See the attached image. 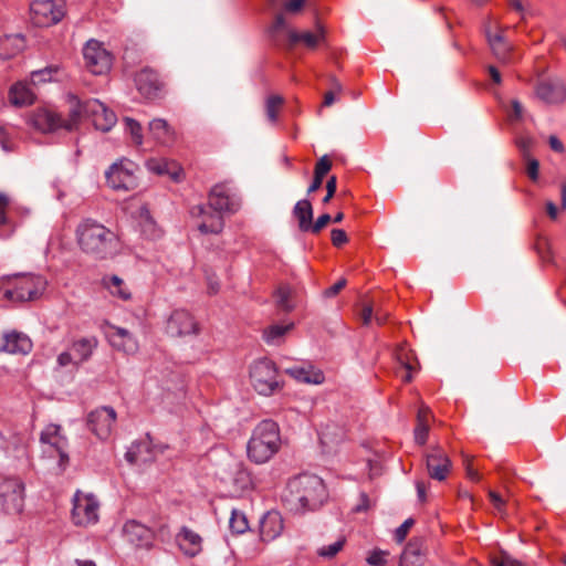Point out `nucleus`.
Instances as JSON below:
<instances>
[{"label": "nucleus", "mask_w": 566, "mask_h": 566, "mask_svg": "<svg viewBox=\"0 0 566 566\" xmlns=\"http://www.w3.org/2000/svg\"><path fill=\"white\" fill-rule=\"evenodd\" d=\"M75 239L82 253L93 260H108L120 250L118 235L92 218L83 219L75 229Z\"/></svg>", "instance_id": "obj_1"}, {"label": "nucleus", "mask_w": 566, "mask_h": 566, "mask_svg": "<svg viewBox=\"0 0 566 566\" xmlns=\"http://www.w3.org/2000/svg\"><path fill=\"white\" fill-rule=\"evenodd\" d=\"M327 497L323 480L315 474H300L287 482L283 501L291 511L304 513L321 507Z\"/></svg>", "instance_id": "obj_2"}, {"label": "nucleus", "mask_w": 566, "mask_h": 566, "mask_svg": "<svg viewBox=\"0 0 566 566\" xmlns=\"http://www.w3.org/2000/svg\"><path fill=\"white\" fill-rule=\"evenodd\" d=\"M280 429L273 420L261 421L253 430L248 442V457L251 461L262 464L268 462L280 449Z\"/></svg>", "instance_id": "obj_3"}, {"label": "nucleus", "mask_w": 566, "mask_h": 566, "mask_svg": "<svg viewBox=\"0 0 566 566\" xmlns=\"http://www.w3.org/2000/svg\"><path fill=\"white\" fill-rule=\"evenodd\" d=\"M46 285L48 281L41 275L15 274L8 280L0 293L3 300L12 303L31 302L43 295Z\"/></svg>", "instance_id": "obj_4"}, {"label": "nucleus", "mask_w": 566, "mask_h": 566, "mask_svg": "<svg viewBox=\"0 0 566 566\" xmlns=\"http://www.w3.org/2000/svg\"><path fill=\"white\" fill-rule=\"evenodd\" d=\"M250 380L254 390L263 396L273 395L280 388L276 367L268 358L256 360L251 366Z\"/></svg>", "instance_id": "obj_5"}, {"label": "nucleus", "mask_w": 566, "mask_h": 566, "mask_svg": "<svg viewBox=\"0 0 566 566\" xmlns=\"http://www.w3.org/2000/svg\"><path fill=\"white\" fill-rule=\"evenodd\" d=\"M210 208L224 214H233L241 208V198L229 182L214 185L208 195Z\"/></svg>", "instance_id": "obj_6"}, {"label": "nucleus", "mask_w": 566, "mask_h": 566, "mask_svg": "<svg viewBox=\"0 0 566 566\" xmlns=\"http://www.w3.org/2000/svg\"><path fill=\"white\" fill-rule=\"evenodd\" d=\"M32 22L38 27H50L65 15L64 0H34L30 6Z\"/></svg>", "instance_id": "obj_7"}, {"label": "nucleus", "mask_w": 566, "mask_h": 566, "mask_svg": "<svg viewBox=\"0 0 566 566\" xmlns=\"http://www.w3.org/2000/svg\"><path fill=\"white\" fill-rule=\"evenodd\" d=\"M107 184L115 190H132L137 186L135 176V164L127 159H122L113 164L105 172Z\"/></svg>", "instance_id": "obj_8"}, {"label": "nucleus", "mask_w": 566, "mask_h": 566, "mask_svg": "<svg viewBox=\"0 0 566 566\" xmlns=\"http://www.w3.org/2000/svg\"><path fill=\"white\" fill-rule=\"evenodd\" d=\"M534 95L545 105H562L566 102V84L559 77L539 80L534 86Z\"/></svg>", "instance_id": "obj_9"}, {"label": "nucleus", "mask_w": 566, "mask_h": 566, "mask_svg": "<svg viewBox=\"0 0 566 566\" xmlns=\"http://www.w3.org/2000/svg\"><path fill=\"white\" fill-rule=\"evenodd\" d=\"M99 504L91 494L77 491L73 500L72 518L76 525L87 526L98 520Z\"/></svg>", "instance_id": "obj_10"}, {"label": "nucleus", "mask_w": 566, "mask_h": 566, "mask_svg": "<svg viewBox=\"0 0 566 566\" xmlns=\"http://www.w3.org/2000/svg\"><path fill=\"white\" fill-rule=\"evenodd\" d=\"M190 214L198 220L197 228L203 234H219L224 228V213L213 210L209 203L193 206Z\"/></svg>", "instance_id": "obj_11"}, {"label": "nucleus", "mask_w": 566, "mask_h": 566, "mask_svg": "<svg viewBox=\"0 0 566 566\" xmlns=\"http://www.w3.org/2000/svg\"><path fill=\"white\" fill-rule=\"evenodd\" d=\"M85 65L95 75L106 73L112 66L111 53L96 40L86 42L83 49Z\"/></svg>", "instance_id": "obj_12"}, {"label": "nucleus", "mask_w": 566, "mask_h": 566, "mask_svg": "<svg viewBox=\"0 0 566 566\" xmlns=\"http://www.w3.org/2000/svg\"><path fill=\"white\" fill-rule=\"evenodd\" d=\"M0 501L7 513L21 512L24 503V485L17 478L4 479L0 483Z\"/></svg>", "instance_id": "obj_13"}, {"label": "nucleus", "mask_w": 566, "mask_h": 566, "mask_svg": "<svg viewBox=\"0 0 566 566\" xmlns=\"http://www.w3.org/2000/svg\"><path fill=\"white\" fill-rule=\"evenodd\" d=\"M196 318L186 310H175L167 319L166 332L171 337H186L199 334Z\"/></svg>", "instance_id": "obj_14"}, {"label": "nucleus", "mask_w": 566, "mask_h": 566, "mask_svg": "<svg viewBox=\"0 0 566 566\" xmlns=\"http://www.w3.org/2000/svg\"><path fill=\"white\" fill-rule=\"evenodd\" d=\"M116 420V411L112 407H101L87 416L90 430L101 440L111 437Z\"/></svg>", "instance_id": "obj_15"}, {"label": "nucleus", "mask_w": 566, "mask_h": 566, "mask_svg": "<svg viewBox=\"0 0 566 566\" xmlns=\"http://www.w3.org/2000/svg\"><path fill=\"white\" fill-rule=\"evenodd\" d=\"M138 92L147 99H157L164 95L165 83L150 67L142 69L135 76Z\"/></svg>", "instance_id": "obj_16"}, {"label": "nucleus", "mask_w": 566, "mask_h": 566, "mask_svg": "<svg viewBox=\"0 0 566 566\" xmlns=\"http://www.w3.org/2000/svg\"><path fill=\"white\" fill-rule=\"evenodd\" d=\"M123 536L125 541L135 548L149 549L155 541V533L146 525L130 520L123 526Z\"/></svg>", "instance_id": "obj_17"}, {"label": "nucleus", "mask_w": 566, "mask_h": 566, "mask_svg": "<svg viewBox=\"0 0 566 566\" xmlns=\"http://www.w3.org/2000/svg\"><path fill=\"white\" fill-rule=\"evenodd\" d=\"M452 463L449 455L439 447L426 454V468L431 479L444 481L450 473Z\"/></svg>", "instance_id": "obj_18"}, {"label": "nucleus", "mask_w": 566, "mask_h": 566, "mask_svg": "<svg viewBox=\"0 0 566 566\" xmlns=\"http://www.w3.org/2000/svg\"><path fill=\"white\" fill-rule=\"evenodd\" d=\"M86 113L94 127L102 132H108L117 120L115 113L98 99L86 101Z\"/></svg>", "instance_id": "obj_19"}, {"label": "nucleus", "mask_w": 566, "mask_h": 566, "mask_svg": "<svg viewBox=\"0 0 566 566\" xmlns=\"http://www.w3.org/2000/svg\"><path fill=\"white\" fill-rule=\"evenodd\" d=\"M28 123L41 133L63 129L61 115L50 108H36L30 114Z\"/></svg>", "instance_id": "obj_20"}, {"label": "nucleus", "mask_w": 566, "mask_h": 566, "mask_svg": "<svg viewBox=\"0 0 566 566\" xmlns=\"http://www.w3.org/2000/svg\"><path fill=\"white\" fill-rule=\"evenodd\" d=\"M176 543L179 549L187 557H196L203 549V538L188 526L180 527L176 535Z\"/></svg>", "instance_id": "obj_21"}, {"label": "nucleus", "mask_w": 566, "mask_h": 566, "mask_svg": "<svg viewBox=\"0 0 566 566\" xmlns=\"http://www.w3.org/2000/svg\"><path fill=\"white\" fill-rule=\"evenodd\" d=\"M427 556V546L423 537H413L406 545L400 555V566H423Z\"/></svg>", "instance_id": "obj_22"}, {"label": "nucleus", "mask_w": 566, "mask_h": 566, "mask_svg": "<svg viewBox=\"0 0 566 566\" xmlns=\"http://www.w3.org/2000/svg\"><path fill=\"white\" fill-rule=\"evenodd\" d=\"M148 132L151 138L159 145L169 147L175 144L177 134L164 118H154L148 124Z\"/></svg>", "instance_id": "obj_23"}, {"label": "nucleus", "mask_w": 566, "mask_h": 566, "mask_svg": "<svg viewBox=\"0 0 566 566\" xmlns=\"http://www.w3.org/2000/svg\"><path fill=\"white\" fill-rule=\"evenodd\" d=\"M69 103V117L62 118L63 129L72 132L77 128L80 122L87 117L86 101L82 102L76 95L69 93L66 95Z\"/></svg>", "instance_id": "obj_24"}, {"label": "nucleus", "mask_w": 566, "mask_h": 566, "mask_svg": "<svg viewBox=\"0 0 566 566\" xmlns=\"http://www.w3.org/2000/svg\"><path fill=\"white\" fill-rule=\"evenodd\" d=\"M284 524L282 515L276 511H269L260 522V535L262 541L275 539L283 532Z\"/></svg>", "instance_id": "obj_25"}, {"label": "nucleus", "mask_w": 566, "mask_h": 566, "mask_svg": "<svg viewBox=\"0 0 566 566\" xmlns=\"http://www.w3.org/2000/svg\"><path fill=\"white\" fill-rule=\"evenodd\" d=\"M32 349L31 339L23 333L12 331L3 335L1 352L9 354H28Z\"/></svg>", "instance_id": "obj_26"}, {"label": "nucleus", "mask_w": 566, "mask_h": 566, "mask_svg": "<svg viewBox=\"0 0 566 566\" xmlns=\"http://www.w3.org/2000/svg\"><path fill=\"white\" fill-rule=\"evenodd\" d=\"M325 39L324 29L318 25L316 32H297L294 29L287 30L289 46H294L297 43H303L308 49H315Z\"/></svg>", "instance_id": "obj_27"}, {"label": "nucleus", "mask_w": 566, "mask_h": 566, "mask_svg": "<svg viewBox=\"0 0 566 566\" xmlns=\"http://www.w3.org/2000/svg\"><path fill=\"white\" fill-rule=\"evenodd\" d=\"M146 167L149 171L159 176H168L175 181L179 180L181 174L180 166L166 158H150L146 161Z\"/></svg>", "instance_id": "obj_28"}, {"label": "nucleus", "mask_w": 566, "mask_h": 566, "mask_svg": "<svg viewBox=\"0 0 566 566\" xmlns=\"http://www.w3.org/2000/svg\"><path fill=\"white\" fill-rule=\"evenodd\" d=\"M112 329L113 332L109 334V342L113 347L127 354L137 352L138 343L127 329L123 327H112Z\"/></svg>", "instance_id": "obj_29"}, {"label": "nucleus", "mask_w": 566, "mask_h": 566, "mask_svg": "<svg viewBox=\"0 0 566 566\" xmlns=\"http://www.w3.org/2000/svg\"><path fill=\"white\" fill-rule=\"evenodd\" d=\"M286 374L293 377L295 380L304 384L318 385L324 381V374L314 368L312 365L306 366H293L286 369Z\"/></svg>", "instance_id": "obj_30"}, {"label": "nucleus", "mask_w": 566, "mask_h": 566, "mask_svg": "<svg viewBox=\"0 0 566 566\" xmlns=\"http://www.w3.org/2000/svg\"><path fill=\"white\" fill-rule=\"evenodd\" d=\"M10 102L19 107L29 106L34 103L35 94L29 87L27 82L13 84L9 91Z\"/></svg>", "instance_id": "obj_31"}, {"label": "nucleus", "mask_w": 566, "mask_h": 566, "mask_svg": "<svg viewBox=\"0 0 566 566\" xmlns=\"http://www.w3.org/2000/svg\"><path fill=\"white\" fill-rule=\"evenodd\" d=\"M488 42L494 56L502 63L511 61L512 46L504 40L502 34H491L486 31Z\"/></svg>", "instance_id": "obj_32"}, {"label": "nucleus", "mask_w": 566, "mask_h": 566, "mask_svg": "<svg viewBox=\"0 0 566 566\" xmlns=\"http://www.w3.org/2000/svg\"><path fill=\"white\" fill-rule=\"evenodd\" d=\"M97 346V339L94 336L81 338L72 344V353L74 355L75 364H81L87 360L93 350Z\"/></svg>", "instance_id": "obj_33"}, {"label": "nucleus", "mask_w": 566, "mask_h": 566, "mask_svg": "<svg viewBox=\"0 0 566 566\" xmlns=\"http://www.w3.org/2000/svg\"><path fill=\"white\" fill-rule=\"evenodd\" d=\"M293 213L298 221V228L303 232L308 231L311 221L313 220V208L307 199H302L296 202L293 209Z\"/></svg>", "instance_id": "obj_34"}, {"label": "nucleus", "mask_w": 566, "mask_h": 566, "mask_svg": "<svg viewBox=\"0 0 566 566\" xmlns=\"http://www.w3.org/2000/svg\"><path fill=\"white\" fill-rule=\"evenodd\" d=\"M332 161L329 160L327 155L321 157L315 166L314 178L310 187L307 188V193L311 195L317 191L323 184L324 176L331 170Z\"/></svg>", "instance_id": "obj_35"}, {"label": "nucleus", "mask_w": 566, "mask_h": 566, "mask_svg": "<svg viewBox=\"0 0 566 566\" xmlns=\"http://www.w3.org/2000/svg\"><path fill=\"white\" fill-rule=\"evenodd\" d=\"M430 410L428 407H422L419 409L417 415V426L415 428V441L422 446L426 443L428 433H429V424H428V418H429Z\"/></svg>", "instance_id": "obj_36"}, {"label": "nucleus", "mask_w": 566, "mask_h": 566, "mask_svg": "<svg viewBox=\"0 0 566 566\" xmlns=\"http://www.w3.org/2000/svg\"><path fill=\"white\" fill-rule=\"evenodd\" d=\"M275 302L277 308L281 311L289 313L294 308V304L292 302V289L289 285H281L275 291Z\"/></svg>", "instance_id": "obj_37"}, {"label": "nucleus", "mask_w": 566, "mask_h": 566, "mask_svg": "<svg viewBox=\"0 0 566 566\" xmlns=\"http://www.w3.org/2000/svg\"><path fill=\"white\" fill-rule=\"evenodd\" d=\"M293 327V324L279 325L274 324L269 326L263 332V339L266 344H277L280 339Z\"/></svg>", "instance_id": "obj_38"}, {"label": "nucleus", "mask_w": 566, "mask_h": 566, "mask_svg": "<svg viewBox=\"0 0 566 566\" xmlns=\"http://www.w3.org/2000/svg\"><path fill=\"white\" fill-rule=\"evenodd\" d=\"M149 450V443L146 441H140L134 443L129 450L126 452L125 458L129 463H138V462H147L150 460L149 457H143L144 451Z\"/></svg>", "instance_id": "obj_39"}, {"label": "nucleus", "mask_w": 566, "mask_h": 566, "mask_svg": "<svg viewBox=\"0 0 566 566\" xmlns=\"http://www.w3.org/2000/svg\"><path fill=\"white\" fill-rule=\"evenodd\" d=\"M61 427L57 424H49L45 427V429L42 431L40 440L43 443H49L52 447L56 448L64 441V438L60 436Z\"/></svg>", "instance_id": "obj_40"}, {"label": "nucleus", "mask_w": 566, "mask_h": 566, "mask_svg": "<svg viewBox=\"0 0 566 566\" xmlns=\"http://www.w3.org/2000/svg\"><path fill=\"white\" fill-rule=\"evenodd\" d=\"M284 103L281 95H270L265 102V113L270 122L275 123L279 112Z\"/></svg>", "instance_id": "obj_41"}, {"label": "nucleus", "mask_w": 566, "mask_h": 566, "mask_svg": "<svg viewBox=\"0 0 566 566\" xmlns=\"http://www.w3.org/2000/svg\"><path fill=\"white\" fill-rule=\"evenodd\" d=\"M123 120L125 124V130L130 135L134 144L136 146H142L144 142L142 125L130 117H125Z\"/></svg>", "instance_id": "obj_42"}, {"label": "nucleus", "mask_w": 566, "mask_h": 566, "mask_svg": "<svg viewBox=\"0 0 566 566\" xmlns=\"http://www.w3.org/2000/svg\"><path fill=\"white\" fill-rule=\"evenodd\" d=\"M104 284L113 295H116L123 300H128L130 297L129 292L123 289V280L117 275H112L108 279H104Z\"/></svg>", "instance_id": "obj_43"}, {"label": "nucleus", "mask_w": 566, "mask_h": 566, "mask_svg": "<svg viewBox=\"0 0 566 566\" xmlns=\"http://www.w3.org/2000/svg\"><path fill=\"white\" fill-rule=\"evenodd\" d=\"M229 525L231 531L237 534H243L249 528L245 514L237 510H232Z\"/></svg>", "instance_id": "obj_44"}, {"label": "nucleus", "mask_w": 566, "mask_h": 566, "mask_svg": "<svg viewBox=\"0 0 566 566\" xmlns=\"http://www.w3.org/2000/svg\"><path fill=\"white\" fill-rule=\"evenodd\" d=\"M269 2L274 8L282 6L286 13L296 14L302 10L305 0H269Z\"/></svg>", "instance_id": "obj_45"}, {"label": "nucleus", "mask_w": 566, "mask_h": 566, "mask_svg": "<svg viewBox=\"0 0 566 566\" xmlns=\"http://www.w3.org/2000/svg\"><path fill=\"white\" fill-rule=\"evenodd\" d=\"M57 72L56 66H48L42 70L31 72V83L33 85L50 82L53 74Z\"/></svg>", "instance_id": "obj_46"}, {"label": "nucleus", "mask_w": 566, "mask_h": 566, "mask_svg": "<svg viewBox=\"0 0 566 566\" xmlns=\"http://www.w3.org/2000/svg\"><path fill=\"white\" fill-rule=\"evenodd\" d=\"M345 544V537H339L335 543L321 547L317 551L318 556L324 558H333L340 552Z\"/></svg>", "instance_id": "obj_47"}, {"label": "nucleus", "mask_w": 566, "mask_h": 566, "mask_svg": "<svg viewBox=\"0 0 566 566\" xmlns=\"http://www.w3.org/2000/svg\"><path fill=\"white\" fill-rule=\"evenodd\" d=\"M397 360L401 368L417 369L419 365L417 359H415V363L411 360V353L406 348H400L397 352Z\"/></svg>", "instance_id": "obj_48"}, {"label": "nucleus", "mask_w": 566, "mask_h": 566, "mask_svg": "<svg viewBox=\"0 0 566 566\" xmlns=\"http://www.w3.org/2000/svg\"><path fill=\"white\" fill-rule=\"evenodd\" d=\"M388 552L381 549H374L366 558L370 566H386Z\"/></svg>", "instance_id": "obj_49"}, {"label": "nucleus", "mask_w": 566, "mask_h": 566, "mask_svg": "<svg viewBox=\"0 0 566 566\" xmlns=\"http://www.w3.org/2000/svg\"><path fill=\"white\" fill-rule=\"evenodd\" d=\"M289 29L290 28H287V25H286L284 15L282 13H279V14H276L272 25L269 28V34L272 38H275L276 33L280 30H285L287 32Z\"/></svg>", "instance_id": "obj_50"}, {"label": "nucleus", "mask_w": 566, "mask_h": 566, "mask_svg": "<svg viewBox=\"0 0 566 566\" xmlns=\"http://www.w3.org/2000/svg\"><path fill=\"white\" fill-rule=\"evenodd\" d=\"M415 521L412 518H407L395 532V538L398 543H401L407 537V534Z\"/></svg>", "instance_id": "obj_51"}, {"label": "nucleus", "mask_w": 566, "mask_h": 566, "mask_svg": "<svg viewBox=\"0 0 566 566\" xmlns=\"http://www.w3.org/2000/svg\"><path fill=\"white\" fill-rule=\"evenodd\" d=\"M489 497H490V501L492 502L494 509L501 514V515H504L505 514V505H506V502L502 499V496L492 491V490H489Z\"/></svg>", "instance_id": "obj_52"}, {"label": "nucleus", "mask_w": 566, "mask_h": 566, "mask_svg": "<svg viewBox=\"0 0 566 566\" xmlns=\"http://www.w3.org/2000/svg\"><path fill=\"white\" fill-rule=\"evenodd\" d=\"M331 220V216L328 213H324L319 216L314 223L313 220L311 221V227H308V231L313 233H318L323 228H325Z\"/></svg>", "instance_id": "obj_53"}, {"label": "nucleus", "mask_w": 566, "mask_h": 566, "mask_svg": "<svg viewBox=\"0 0 566 566\" xmlns=\"http://www.w3.org/2000/svg\"><path fill=\"white\" fill-rule=\"evenodd\" d=\"M10 205V200L7 195L0 192V227L9 224L7 217V209Z\"/></svg>", "instance_id": "obj_54"}, {"label": "nucleus", "mask_w": 566, "mask_h": 566, "mask_svg": "<svg viewBox=\"0 0 566 566\" xmlns=\"http://www.w3.org/2000/svg\"><path fill=\"white\" fill-rule=\"evenodd\" d=\"M359 315L363 324L368 325L375 315L374 305L369 303H363Z\"/></svg>", "instance_id": "obj_55"}, {"label": "nucleus", "mask_w": 566, "mask_h": 566, "mask_svg": "<svg viewBox=\"0 0 566 566\" xmlns=\"http://www.w3.org/2000/svg\"><path fill=\"white\" fill-rule=\"evenodd\" d=\"M526 159H527L526 172L533 181H536L538 179L539 163L535 158L526 157Z\"/></svg>", "instance_id": "obj_56"}, {"label": "nucleus", "mask_w": 566, "mask_h": 566, "mask_svg": "<svg viewBox=\"0 0 566 566\" xmlns=\"http://www.w3.org/2000/svg\"><path fill=\"white\" fill-rule=\"evenodd\" d=\"M463 463H464V467H465V471H467V476L472 480V481H480L481 480V475L478 473L476 470L473 469L472 467V458H470L469 455H464L463 457Z\"/></svg>", "instance_id": "obj_57"}, {"label": "nucleus", "mask_w": 566, "mask_h": 566, "mask_svg": "<svg viewBox=\"0 0 566 566\" xmlns=\"http://www.w3.org/2000/svg\"><path fill=\"white\" fill-rule=\"evenodd\" d=\"M348 241L347 234L342 229L332 230V242L335 247H342Z\"/></svg>", "instance_id": "obj_58"}, {"label": "nucleus", "mask_w": 566, "mask_h": 566, "mask_svg": "<svg viewBox=\"0 0 566 566\" xmlns=\"http://www.w3.org/2000/svg\"><path fill=\"white\" fill-rule=\"evenodd\" d=\"M336 187H337V180H336V177L335 176H332L327 182H326V196L323 198V203H328L329 200L333 198V196L335 195L336 192Z\"/></svg>", "instance_id": "obj_59"}, {"label": "nucleus", "mask_w": 566, "mask_h": 566, "mask_svg": "<svg viewBox=\"0 0 566 566\" xmlns=\"http://www.w3.org/2000/svg\"><path fill=\"white\" fill-rule=\"evenodd\" d=\"M7 44H12L14 46V52L12 54H15L23 49V38L20 34L7 36L3 46Z\"/></svg>", "instance_id": "obj_60"}, {"label": "nucleus", "mask_w": 566, "mask_h": 566, "mask_svg": "<svg viewBox=\"0 0 566 566\" xmlns=\"http://www.w3.org/2000/svg\"><path fill=\"white\" fill-rule=\"evenodd\" d=\"M346 280L339 279L335 284H333L331 287L325 290L324 295L326 297H333L336 294H338L345 286H346Z\"/></svg>", "instance_id": "obj_61"}, {"label": "nucleus", "mask_w": 566, "mask_h": 566, "mask_svg": "<svg viewBox=\"0 0 566 566\" xmlns=\"http://www.w3.org/2000/svg\"><path fill=\"white\" fill-rule=\"evenodd\" d=\"M57 363L62 367H65L72 363L75 364L74 355L69 352H63L57 356Z\"/></svg>", "instance_id": "obj_62"}, {"label": "nucleus", "mask_w": 566, "mask_h": 566, "mask_svg": "<svg viewBox=\"0 0 566 566\" xmlns=\"http://www.w3.org/2000/svg\"><path fill=\"white\" fill-rule=\"evenodd\" d=\"M548 144H549V147L556 153L562 154L565 151V147H564L563 143L555 135L549 136Z\"/></svg>", "instance_id": "obj_63"}, {"label": "nucleus", "mask_w": 566, "mask_h": 566, "mask_svg": "<svg viewBox=\"0 0 566 566\" xmlns=\"http://www.w3.org/2000/svg\"><path fill=\"white\" fill-rule=\"evenodd\" d=\"M502 559L501 562L505 564V566H524V564L515 558H513L510 554L506 552H502Z\"/></svg>", "instance_id": "obj_64"}]
</instances>
